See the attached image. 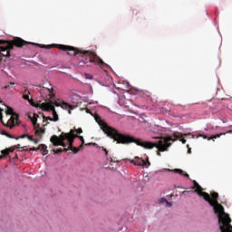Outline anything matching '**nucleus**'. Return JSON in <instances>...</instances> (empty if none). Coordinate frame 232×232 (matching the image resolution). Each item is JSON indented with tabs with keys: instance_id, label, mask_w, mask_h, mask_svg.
<instances>
[{
	"instance_id": "423d86ee",
	"label": "nucleus",
	"mask_w": 232,
	"mask_h": 232,
	"mask_svg": "<svg viewBox=\"0 0 232 232\" xmlns=\"http://www.w3.org/2000/svg\"><path fill=\"white\" fill-rule=\"evenodd\" d=\"M6 115H10V119L5 123V121H3V109L0 108V121L4 126H6L7 128H14L15 124L19 121V115L17 113L14 112V109L12 107H7V110L5 111Z\"/></svg>"
},
{
	"instance_id": "79ce46f5",
	"label": "nucleus",
	"mask_w": 232,
	"mask_h": 232,
	"mask_svg": "<svg viewBox=\"0 0 232 232\" xmlns=\"http://www.w3.org/2000/svg\"><path fill=\"white\" fill-rule=\"evenodd\" d=\"M188 153H191V149H188Z\"/></svg>"
},
{
	"instance_id": "20e7f679",
	"label": "nucleus",
	"mask_w": 232,
	"mask_h": 232,
	"mask_svg": "<svg viewBox=\"0 0 232 232\" xmlns=\"http://www.w3.org/2000/svg\"><path fill=\"white\" fill-rule=\"evenodd\" d=\"M26 44L28 43L21 38H14L12 41L0 40V63L3 61L2 57H10V52L14 50V46L23 48Z\"/></svg>"
},
{
	"instance_id": "f8f14e48",
	"label": "nucleus",
	"mask_w": 232,
	"mask_h": 232,
	"mask_svg": "<svg viewBox=\"0 0 232 232\" xmlns=\"http://www.w3.org/2000/svg\"><path fill=\"white\" fill-rule=\"evenodd\" d=\"M176 135V137H175ZM171 137L173 139V140H180V142H182V144H186V139H184V137H191V139H195V136L192 135L191 133H188V134H180L179 132H174L172 136H169ZM178 137V139H177ZM177 139V140H175Z\"/></svg>"
},
{
	"instance_id": "5701e85b",
	"label": "nucleus",
	"mask_w": 232,
	"mask_h": 232,
	"mask_svg": "<svg viewBox=\"0 0 232 232\" xmlns=\"http://www.w3.org/2000/svg\"><path fill=\"white\" fill-rule=\"evenodd\" d=\"M53 152L54 155H59V153H63V149L53 150Z\"/></svg>"
},
{
	"instance_id": "dca6fc26",
	"label": "nucleus",
	"mask_w": 232,
	"mask_h": 232,
	"mask_svg": "<svg viewBox=\"0 0 232 232\" xmlns=\"http://www.w3.org/2000/svg\"><path fill=\"white\" fill-rule=\"evenodd\" d=\"M174 173H179V175H182L183 177H185L186 179H189V174L184 172V170L180 169H175L172 170Z\"/></svg>"
},
{
	"instance_id": "9b49d317",
	"label": "nucleus",
	"mask_w": 232,
	"mask_h": 232,
	"mask_svg": "<svg viewBox=\"0 0 232 232\" xmlns=\"http://www.w3.org/2000/svg\"><path fill=\"white\" fill-rule=\"evenodd\" d=\"M130 164H134V166H141L142 168H148L150 165V159L147 158V161L139 157L134 158V160H130Z\"/></svg>"
},
{
	"instance_id": "2f4dec72",
	"label": "nucleus",
	"mask_w": 232,
	"mask_h": 232,
	"mask_svg": "<svg viewBox=\"0 0 232 232\" xmlns=\"http://www.w3.org/2000/svg\"><path fill=\"white\" fill-rule=\"evenodd\" d=\"M82 150H84V144L82 143L78 147V151H81Z\"/></svg>"
},
{
	"instance_id": "4be33fe9",
	"label": "nucleus",
	"mask_w": 232,
	"mask_h": 232,
	"mask_svg": "<svg viewBox=\"0 0 232 232\" xmlns=\"http://www.w3.org/2000/svg\"><path fill=\"white\" fill-rule=\"evenodd\" d=\"M71 131H74V135L75 133H77L78 135H81V133H82V129H77V130H71Z\"/></svg>"
},
{
	"instance_id": "0eeeda50",
	"label": "nucleus",
	"mask_w": 232,
	"mask_h": 232,
	"mask_svg": "<svg viewBox=\"0 0 232 232\" xmlns=\"http://www.w3.org/2000/svg\"><path fill=\"white\" fill-rule=\"evenodd\" d=\"M34 106L36 108H40V110H43V111H53V122H57V121H59V115L57 114V111H55L53 102L49 101L48 102L37 103Z\"/></svg>"
},
{
	"instance_id": "bb28decb",
	"label": "nucleus",
	"mask_w": 232,
	"mask_h": 232,
	"mask_svg": "<svg viewBox=\"0 0 232 232\" xmlns=\"http://www.w3.org/2000/svg\"><path fill=\"white\" fill-rule=\"evenodd\" d=\"M221 232H232V228H219Z\"/></svg>"
},
{
	"instance_id": "cd10ccee",
	"label": "nucleus",
	"mask_w": 232,
	"mask_h": 232,
	"mask_svg": "<svg viewBox=\"0 0 232 232\" xmlns=\"http://www.w3.org/2000/svg\"><path fill=\"white\" fill-rule=\"evenodd\" d=\"M9 153H14V151L15 150V147H11V148H7Z\"/></svg>"
},
{
	"instance_id": "39448f33",
	"label": "nucleus",
	"mask_w": 232,
	"mask_h": 232,
	"mask_svg": "<svg viewBox=\"0 0 232 232\" xmlns=\"http://www.w3.org/2000/svg\"><path fill=\"white\" fill-rule=\"evenodd\" d=\"M50 142H52L53 146H63V148H66L69 145V150L72 151V153H79V149L73 147V138H68L62 132L60 136L53 135L50 138Z\"/></svg>"
},
{
	"instance_id": "1a4fd4ad",
	"label": "nucleus",
	"mask_w": 232,
	"mask_h": 232,
	"mask_svg": "<svg viewBox=\"0 0 232 232\" xmlns=\"http://www.w3.org/2000/svg\"><path fill=\"white\" fill-rule=\"evenodd\" d=\"M36 90L41 93V95H49L50 99H53L55 94H53V89L48 87H43L41 85L36 86Z\"/></svg>"
},
{
	"instance_id": "393cba45",
	"label": "nucleus",
	"mask_w": 232,
	"mask_h": 232,
	"mask_svg": "<svg viewBox=\"0 0 232 232\" xmlns=\"http://www.w3.org/2000/svg\"><path fill=\"white\" fill-rule=\"evenodd\" d=\"M23 97L25 101H29V102L32 103V100L30 99V96L28 94H24Z\"/></svg>"
},
{
	"instance_id": "a211bd4d",
	"label": "nucleus",
	"mask_w": 232,
	"mask_h": 232,
	"mask_svg": "<svg viewBox=\"0 0 232 232\" xmlns=\"http://www.w3.org/2000/svg\"><path fill=\"white\" fill-rule=\"evenodd\" d=\"M102 150L107 157V160H110L111 162H119V160H113L111 157H108V150H106V148L102 147Z\"/></svg>"
},
{
	"instance_id": "4c0bfd02",
	"label": "nucleus",
	"mask_w": 232,
	"mask_h": 232,
	"mask_svg": "<svg viewBox=\"0 0 232 232\" xmlns=\"http://www.w3.org/2000/svg\"><path fill=\"white\" fill-rule=\"evenodd\" d=\"M96 143H87L85 146H95Z\"/></svg>"
},
{
	"instance_id": "7c9ffc66",
	"label": "nucleus",
	"mask_w": 232,
	"mask_h": 232,
	"mask_svg": "<svg viewBox=\"0 0 232 232\" xmlns=\"http://www.w3.org/2000/svg\"><path fill=\"white\" fill-rule=\"evenodd\" d=\"M165 204H166V206H167L168 208H171V206H173V203H171V202H169V201H166Z\"/></svg>"
},
{
	"instance_id": "c9c22d12",
	"label": "nucleus",
	"mask_w": 232,
	"mask_h": 232,
	"mask_svg": "<svg viewBox=\"0 0 232 232\" xmlns=\"http://www.w3.org/2000/svg\"><path fill=\"white\" fill-rule=\"evenodd\" d=\"M33 142H34V144H39V140L34 139Z\"/></svg>"
},
{
	"instance_id": "ea45409f",
	"label": "nucleus",
	"mask_w": 232,
	"mask_h": 232,
	"mask_svg": "<svg viewBox=\"0 0 232 232\" xmlns=\"http://www.w3.org/2000/svg\"><path fill=\"white\" fill-rule=\"evenodd\" d=\"M8 132H6L5 130H2V135H7Z\"/></svg>"
},
{
	"instance_id": "c03bdc74",
	"label": "nucleus",
	"mask_w": 232,
	"mask_h": 232,
	"mask_svg": "<svg viewBox=\"0 0 232 232\" xmlns=\"http://www.w3.org/2000/svg\"><path fill=\"white\" fill-rule=\"evenodd\" d=\"M5 89L8 88L7 86L5 87Z\"/></svg>"
},
{
	"instance_id": "f3484780",
	"label": "nucleus",
	"mask_w": 232,
	"mask_h": 232,
	"mask_svg": "<svg viewBox=\"0 0 232 232\" xmlns=\"http://www.w3.org/2000/svg\"><path fill=\"white\" fill-rule=\"evenodd\" d=\"M138 95H140V97H150V95H151V92H150L149 91H138Z\"/></svg>"
},
{
	"instance_id": "ddd939ff",
	"label": "nucleus",
	"mask_w": 232,
	"mask_h": 232,
	"mask_svg": "<svg viewBox=\"0 0 232 232\" xmlns=\"http://www.w3.org/2000/svg\"><path fill=\"white\" fill-rule=\"evenodd\" d=\"M62 133H63L65 137L69 139H72V140H75V139H79L82 144H84V137L75 134V130H70V132H62Z\"/></svg>"
},
{
	"instance_id": "b1692460",
	"label": "nucleus",
	"mask_w": 232,
	"mask_h": 232,
	"mask_svg": "<svg viewBox=\"0 0 232 232\" xmlns=\"http://www.w3.org/2000/svg\"><path fill=\"white\" fill-rule=\"evenodd\" d=\"M43 119H44V121H51L53 122V118H52V117H50V116H48V117L43 116Z\"/></svg>"
},
{
	"instance_id": "c85d7f7f",
	"label": "nucleus",
	"mask_w": 232,
	"mask_h": 232,
	"mask_svg": "<svg viewBox=\"0 0 232 232\" xmlns=\"http://www.w3.org/2000/svg\"><path fill=\"white\" fill-rule=\"evenodd\" d=\"M39 150H41V147H38V148L33 147L30 149V151H37Z\"/></svg>"
},
{
	"instance_id": "6ab92c4d",
	"label": "nucleus",
	"mask_w": 232,
	"mask_h": 232,
	"mask_svg": "<svg viewBox=\"0 0 232 232\" xmlns=\"http://www.w3.org/2000/svg\"><path fill=\"white\" fill-rule=\"evenodd\" d=\"M102 150L107 157V160H110L111 162H119V160H113L111 157H108V150H106V148L102 147Z\"/></svg>"
},
{
	"instance_id": "e433bc0d",
	"label": "nucleus",
	"mask_w": 232,
	"mask_h": 232,
	"mask_svg": "<svg viewBox=\"0 0 232 232\" xmlns=\"http://www.w3.org/2000/svg\"><path fill=\"white\" fill-rule=\"evenodd\" d=\"M20 151H28V149H25L24 147H22Z\"/></svg>"
},
{
	"instance_id": "a19ab883",
	"label": "nucleus",
	"mask_w": 232,
	"mask_h": 232,
	"mask_svg": "<svg viewBox=\"0 0 232 232\" xmlns=\"http://www.w3.org/2000/svg\"><path fill=\"white\" fill-rule=\"evenodd\" d=\"M68 150H70V149H69V148H68V149L64 148V149L63 150V151H64V152L66 153V151H68Z\"/></svg>"
},
{
	"instance_id": "aec40b11",
	"label": "nucleus",
	"mask_w": 232,
	"mask_h": 232,
	"mask_svg": "<svg viewBox=\"0 0 232 232\" xmlns=\"http://www.w3.org/2000/svg\"><path fill=\"white\" fill-rule=\"evenodd\" d=\"M39 147L41 148V150L43 151L44 155L48 154V147L46 145L41 144Z\"/></svg>"
},
{
	"instance_id": "f257e3e1",
	"label": "nucleus",
	"mask_w": 232,
	"mask_h": 232,
	"mask_svg": "<svg viewBox=\"0 0 232 232\" xmlns=\"http://www.w3.org/2000/svg\"><path fill=\"white\" fill-rule=\"evenodd\" d=\"M94 119L96 122L99 124L101 130L109 137L110 139H113L117 144H131V142H134V144H137V146H141V148H144L145 150H153V148H157V155L158 157H160V153L164 151H168V148L171 146V142H175L177 139H179V136L175 135V140H173L172 137H165L160 138L158 142H151V141H142L139 139H135L133 136L130 135H124L117 130V129L111 127L106 123V121H102L101 119V116L95 115Z\"/></svg>"
},
{
	"instance_id": "f03ea898",
	"label": "nucleus",
	"mask_w": 232,
	"mask_h": 232,
	"mask_svg": "<svg viewBox=\"0 0 232 232\" xmlns=\"http://www.w3.org/2000/svg\"><path fill=\"white\" fill-rule=\"evenodd\" d=\"M193 188L195 189V193L198 195V197H202L206 202H208L209 205L213 208L214 213L218 215L219 229L222 228H230L231 226V218H229V214L224 212V206L218 203V193L212 192L210 195L208 192H204L203 188L197 180H193Z\"/></svg>"
},
{
	"instance_id": "473e14b6",
	"label": "nucleus",
	"mask_w": 232,
	"mask_h": 232,
	"mask_svg": "<svg viewBox=\"0 0 232 232\" xmlns=\"http://www.w3.org/2000/svg\"><path fill=\"white\" fill-rule=\"evenodd\" d=\"M28 140H31V142H34V136L27 135Z\"/></svg>"
},
{
	"instance_id": "4468645a",
	"label": "nucleus",
	"mask_w": 232,
	"mask_h": 232,
	"mask_svg": "<svg viewBox=\"0 0 232 232\" xmlns=\"http://www.w3.org/2000/svg\"><path fill=\"white\" fill-rule=\"evenodd\" d=\"M226 133H232V130H229L225 133L214 135L212 138H208V136H206V135L198 134V135H197V139H198V137H203V139H208V140H211L213 139H218V138L222 137V135H226Z\"/></svg>"
},
{
	"instance_id": "37998d69",
	"label": "nucleus",
	"mask_w": 232,
	"mask_h": 232,
	"mask_svg": "<svg viewBox=\"0 0 232 232\" xmlns=\"http://www.w3.org/2000/svg\"><path fill=\"white\" fill-rule=\"evenodd\" d=\"M55 106H59V104L57 102H55Z\"/></svg>"
},
{
	"instance_id": "a878e982",
	"label": "nucleus",
	"mask_w": 232,
	"mask_h": 232,
	"mask_svg": "<svg viewBox=\"0 0 232 232\" xmlns=\"http://www.w3.org/2000/svg\"><path fill=\"white\" fill-rule=\"evenodd\" d=\"M5 137H8V139H16V140L19 139V138H15L14 135L10 134L7 132V134L5 135Z\"/></svg>"
},
{
	"instance_id": "9d476101",
	"label": "nucleus",
	"mask_w": 232,
	"mask_h": 232,
	"mask_svg": "<svg viewBox=\"0 0 232 232\" xmlns=\"http://www.w3.org/2000/svg\"><path fill=\"white\" fill-rule=\"evenodd\" d=\"M36 90L41 93V95H49L50 99H53L55 94H53V89L48 87H43L41 85L36 86Z\"/></svg>"
},
{
	"instance_id": "72a5a7b5",
	"label": "nucleus",
	"mask_w": 232,
	"mask_h": 232,
	"mask_svg": "<svg viewBox=\"0 0 232 232\" xmlns=\"http://www.w3.org/2000/svg\"><path fill=\"white\" fill-rule=\"evenodd\" d=\"M14 150H15V149H16V150H20L21 144L14 145Z\"/></svg>"
},
{
	"instance_id": "58836bf2",
	"label": "nucleus",
	"mask_w": 232,
	"mask_h": 232,
	"mask_svg": "<svg viewBox=\"0 0 232 232\" xmlns=\"http://www.w3.org/2000/svg\"><path fill=\"white\" fill-rule=\"evenodd\" d=\"M8 132H6L5 130H2V135H7Z\"/></svg>"
},
{
	"instance_id": "7ed1b4c3",
	"label": "nucleus",
	"mask_w": 232,
	"mask_h": 232,
	"mask_svg": "<svg viewBox=\"0 0 232 232\" xmlns=\"http://www.w3.org/2000/svg\"><path fill=\"white\" fill-rule=\"evenodd\" d=\"M58 50H63V52H67L71 56L75 57V55H80L82 61L79 62V66H93V64H99L100 66H108L101 57L97 56L94 52L92 51H82L77 49L73 46L64 45V44H56Z\"/></svg>"
},
{
	"instance_id": "f704fd0d",
	"label": "nucleus",
	"mask_w": 232,
	"mask_h": 232,
	"mask_svg": "<svg viewBox=\"0 0 232 232\" xmlns=\"http://www.w3.org/2000/svg\"><path fill=\"white\" fill-rule=\"evenodd\" d=\"M27 137H28L27 134H24V135L20 136L18 139H24V138H27Z\"/></svg>"
},
{
	"instance_id": "6e6552de",
	"label": "nucleus",
	"mask_w": 232,
	"mask_h": 232,
	"mask_svg": "<svg viewBox=\"0 0 232 232\" xmlns=\"http://www.w3.org/2000/svg\"><path fill=\"white\" fill-rule=\"evenodd\" d=\"M29 118L33 123L34 129L36 130H35L36 135H39V133L44 134L46 130L41 128V126L37 123V119H39V115L34 113V117L33 118L29 117Z\"/></svg>"
},
{
	"instance_id": "c756f323",
	"label": "nucleus",
	"mask_w": 232,
	"mask_h": 232,
	"mask_svg": "<svg viewBox=\"0 0 232 232\" xmlns=\"http://www.w3.org/2000/svg\"><path fill=\"white\" fill-rule=\"evenodd\" d=\"M168 200H166V198H161L160 199V204H166V202H167Z\"/></svg>"
},
{
	"instance_id": "2eb2a0df",
	"label": "nucleus",
	"mask_w": 232,
	"mask_h": 232,
	"mask_svg": "<svg viewBox=\"0 0 232 232\" xmlns=\"http://www.w3.org/2000/svg\"><path fill=\"white\" fill-rule=\"evenodd\" d=\"M61 106L63 110H68L69 115H72V110H73V107L72 105L66 102H63Z\"/></svg>"
},
{
	"instance_id": "412c9836",
	"label": "nucleus",
	"mask_w": 232,
	"mask_h": 232,
	"mask_svg": "<svg viewBox=\"0 0 232 232\" xmlns=\"http://www.w3.org/2000/svg\"><path fill=\"white\" fill-rule=\"evenodd\" d=\"M3 156H0V160L3 159V157H7V155H10V152L8 150V149H5L1 151Z\"/></svg>"
}]
</instances>
